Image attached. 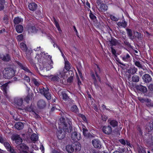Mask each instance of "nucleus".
<instances>
[{"mask_svg": "<svg viewBox=\"0 0 153 153\" xmlns=\"http://www.w3.org/2000/svg\"><path fill=\"white\" fill-rule=\"evenodd\" d=\"M63 126V129L65 132H70L71 131L72 123L70 120L68 119L65 120L63 117L60 119Z\"/></svg>", "mask_w": 153, "mask_h": 153, "instance_id": "1", "label": "nucleus"}, {"mask_svg": "<svg viewBox=\"0 0 153 153\" xmlns=\"http://www.w3.org/2000/svg\"><path fill=\"white\" fill-rule=\"evenodd\" d=\"M15 74L14 70L11 68H6L3 71V74L5 78L9 79L13 77Z\"/></svg>", "mask_w": 153, "mask_h": 153, "instance_id": "2", "label": "nucleus"}, {"mask_svg": "<svg viewBox=\"0 0 153 153\" xmlns=\"http://www.w3.org/2000/svg\"><path fill=\"white\" fill-rule=\"evenodd\" d=\"M33 50L36 51H40L41 52L40 54L39 55V54H37L36 56V57L37 56L39 57V59H42L43 58H47V57H48V58L51 60V56L50 55H48V53H45L44 52H42V51H43V50H42V48H41L40 46L39 47H37L35 48Z\"/></svg>", "mask_w": 153, "mask_h": 153, "instance_id": "3", "label": "nucleus"}, {"mask_svg": "<svg viewBox=\"0 0 153 153\" xmlns=\"http://www.w3.org/2000/svg\"><path fill=\"white\" fill-rule=\"evenodd\" d=\"M49 89L48 88H44L41 89L39 90L40 93L43 94L46 98L48 100H50L51 99V96L48 92Z\"/></svg>", "mask_w": 153, "mask_h": 153, "instance_id": "4", "label": "nucleus"}, {"mask_svg": "<svg viewBox=\"0 0 153 153\" xmlns=\"http://www.w3.org/2000/svg\"><path fill=\"white\" fill-rule=\"evenodd\" d=\"M102 130L104 133L107 134H111L112 131L111 127L109 126H103Z\"/></svg>", "mask_w": 153, "mask_h": 153, "instance_id": "5", "label": "nucleus"}, {"mask_svg": "<svg viewBox=\"0 0 153 153\" xmlns=\"http://www.w3.org/2000/svg\"><path fill=\"white\" fill-rule=\"evenodd\" d=\"M48 77L51 81L54 82H59L60 78L59 73L54 75H51Z\"/></svg>", "mask_w": 153, "mask_h": 153, "instance_id": "6", "label": "nucleus"}, {"mask_svg": "<svg viewBox=\"0 0 153 153\" xmlns=\"http://www.w3.org/2000/svg\"><path fill=\"white\" fill-rule=\"evenodd\" d=\"M71 138L74 141H77L81 139V135L80 134H77L76 132H73L71 135Z\"/></svg>", "mask_w": 153, "mask_h": 153, "instance_id": "7", "label": "nucleus"}, {"mask_svg": "<svg viewBox=\"0 0 153 153\" xmlns=\"http://www.w3.org/2000/svg\"><path fill=\"white\" fill-rule=\"evenodd\" d=\"M12 140L14 141L16 143L18 144H21L22 142V139L18 135H13L11 137Z\"/></svg>", "mask_w": 153, "mask_h": 153, "instance_id": "8", "label": "nucleus"}, {"mask_svg": "<svg viewBox=\"0 0 153 153\" xmlns=\"http://www.w3.org/2000/svg\"><path fill=\"white\" fill-rule=\"evenodd\" d=\"M3 144L7 150L9 151L10 153H16L15 150L11 147L8 143L7 142H5Z\"/></svg>", "mask_w": 153, "mask_h": 153, "instance_id": "9", "label": "nucleus"}, {"mask_svg": "<svg viewBox=\"0 0 153 153\" xmlns=\"http://www.w3.org/2000/svg\"><path fill=\"white\" fill-rule=\"evenodd\" d=\"M92 142L93 146L95 148H100L101 147L100 142L98 139H94L92 141Z\"/></svg>", "mask_w": 153, "mask_h": 153, "instance_id": "10", "label": "nucleus"}, {"mask_svg": "<svg viewBox=\"0 0 153 153\" xmlns=\"http://www.w3.org/2000/svg\"><path fill=\"white\" fill-rule=\"evenodd\" d=\"M94 71L95 73L96 74V76L98 80L100 82L101 79L100 77L98 75V74L100 72V68L97 65H95L94 66Z\"/></svg>", "mask_w": 153, "mask_h": 153, "instance_id": "11", "label": "nucleus"}, {"mask_svg": "<svg viewBox=\"0 0 153 153\" xmlns=\"http://www.w3.org/2000/svg\"><path fill=\"white\" fill-rule=\"evenodd\" d=\"M142 78L143 81L146 83H149L152 81L151 76L149 74H145L143 76Z\"/></svg>", "mask_w": 153, "mask_h": 153, "instance_id": "12", "label": "nucleus"}, {"mask_svg": "<svg viewBox=\"0 0 153 153\" xmlns=\"http://www.w3.org/2000/svg\"><path fill=\"white\" fill-rule=\"evenodd\" d=\"M14 102L17 105L20 106L23 102V100L22 98L16 97L14 99Z\"/></svg>", "mask_w": 153, "mask_h": 153, "instance_id": "13", "label": "nucleus"}, {"mask_svg": "<svg viewBox=\"0 0 153 153\" xmlns=\"http://www.w3.org/2000/svg\"><path fill=\"white\" fill-rule=\"evenodd\" d=\"M136 88L137 89L143 93L146 92L147 91V88L141 85H137L136 86Z\"/></svg>", "mask_w": 153, "mask_h": 153, "instance_id": "14", "label": "nucleus"}, {"mask_svg": "<svg viewBox=\"0 0 153 153\" xmlns=\"http://www.w3.org/2000/svg\"><path fill=\"white\" fill-rule=\"evenodd\" d=\"M21 153H27V151L28 149V147L25 144H22L20 146Z\"/></svg>", "mask_w": 153, "mask_h": 153, "instance_id": "15", "label": "nucleus"}, {"mask_svg": "<svg viewBox=\"0 0 153 153\" xmlns=\"http://www.w3.org/2000/svg\"><path fill=\"white\" fill-rule=\"evenodd\" d=\"M58 73L60 78H62L63 79H65L67 77L68 73L67 71H65L64 70L59 71Z\"/></svg>", "mask_w": 153, "mask_h": 153, "instance_id": "16", "label": "nucleus"}, {"mask_svg": "<svg viewBox=\"0 0 153 153\" xmlns=\"http://www.w3.org/2000/svg\"><path fill=\"white\" fill-rule=\"evenodd\" d=\"M66 150L69 153H73L74 151V148L71 145H67L66 146Z\"/></svg>", "mask_w": 153, "mask_h": 153, "instance_id": "17", "label": "nucleus"}, {"mask_svg": "<svg viewBox=\"0 0 153 153\" xmlns=\"http://www.w3.org/2000/svg\"><path fill=\"white\" fill-rule=\"evenodd\" d=\"M0 59L5 61H9L10 60V57L9 55H0Z\"/></svg>", "mask_w": 153, "mask_h": 153, "instance_id": "18", "label": "nucleus"}, {"mask_svg": "<svg viewBox=\"0 0 153 153\" xmlns=\"http://www.w3.org/2000/svg\"><path fill=\"white\" fill-rule=\"evenodd\" d=\"M28 7L30 10L33 11L37 8V5L34 3H31L28 5Z\"/></svg>", "mask_w": 153, "mask_h": 153, "instance_id": "19", "label": "nucleus"}, {"mask_svg": "<svg viewBox=\"0 0 153 153\" xmlns=\"http://www.w3.org/2000/svg\"><path fill=\"white\" fill-rule=\"evenodd\" d=\"M37 105L40 108H42L45 107L46 105V103L44 100H41L38 101Z\"/></svg>", "mask_w": 153, "mask_h": 153, "instance_id": "20", "label": "nucleus"}, {"mask_svg": "<svg viewBox=\"0 0 153 153\" xmlns=\"http://www.w3.org/2000/svg\"><path fill=\"white\" fill-rule=\"evenodd\" d=\"M15 127L18 130H20L23 128L24 124L22 122H18L15 124Z\"/></svg>", "mask_w": 153, "mask_h": 153, "instance_id": "21", "label": "nucleus"}, {"mask_svg": "<svg viewBox=\"0 0 153 153\" xmlns=\"http://www.w3.org/2000/svg\"><path fill=\"white\" fill-rule=\"evenodd\" d=\"M137 70V69L134 66L131 67L128 70V72L131 74H135Z\"/></svg>", "mask_w": 153, "mask_h": 153, "instance_id": "22", "label": "nucleus"}, {"mask_svg": "<svg viewBox=\"0 0 153 153\" xmlns=\"http://www.w3.org/2000/svg\"><path fill=\"white\" fill-rule=\"evenodd\" d=\"M57 134L58 138L59 139H62L65 136L64 133H62V130L58 131Z\"/></svg>", "mask_w": 153, "mask_h": 153, "instance_id": "23", "label": "nucleus"}, {"mask_svg": "<svg viewBox=\"0 0 153 153\" xmlns=\"http://www.w3.org/2000/svg\"><path fill=\"white\" fill-rule=\"evenodd\" d=\"M7 83H6L4 84H3L2 86L1 87V88L3 91L4 95L7 97Z\"/></svg>", "mask_w": 153, "mask_h": 153, "instance_id": "24", "label": "nucleus"}, {"mask_svg": "<svg viewBox=\"0 0 153 153\" xmlns=\"http://www.w3.org/2000/svg\"><path fill=\"white\" fill-rule=\"evenodd\" d=\"M28 31L29 33H31L36 32V30L35 27L30 26L28 27Z\"/></svg>", "mask_w": 153, "mask_h": 153, "instance_id": "25", "label": "nucleus"}, {"mask_svg": "<svg viewBox=\"0 0 153 153\" xmlns=\"http://www.w3.org/2000/svg\"><path fill=\"white\" fill-rule=\"evenodd\" d=\"M108 122L110 125L113 127L117 126L118 125V123L116 120H108Z\"/></svg>", "mask_w": 153, "mask_h": 153, "instance_id": "26", "label": "nucleus"}, {"mask_svg": "<svg viewBox=\"0 0 153 153\" xmlns=\"http://www.w3.org/2000/svg\"><path fill=\"white\" fill-rule=\"evenodd\" d=\"M99 10L102 11H104L108 9L107 6L105 4H102L99 6Z\"/></svg>", "mask_w": 153, "mask_h": 153, "instance_id": "27", "label": "nucleus"}, {"mask_svg": "<svg viewBox=\"0 0 153 153\" xmlns=\"http://www.w3.org/2000/svg\"><path fill=\"white\" fill-rule=\"evenodd\" d=\"M23 21L22 19L19 17L15 18L13 19V22L15 24H17Z\"/></svg>", "mask_w": 153, "mask_h": 153, "instance_id": "28", "label": "nucleus"}, {"mask_svg": "<svg viewBox=\"0 0 153 153\" xmlns=\"http://www.w3.org/2000/svg\"><path fill=\"white\" fill-rule=\"evenodd\" d=\"M16 30L17 32L21 33L23 30V27L22 25H17L16 27Z\"/></svg>", "mask_w": 153, "mask_h": 153, "instance_id": "29", "label": "nucleus"}, {"mask_svg": "<svg viewBox=\"0 0 153 153\" xmlns=\"http://www.w3.org/2000/svg\"><path fill=\"white\" fill-rule=\"evenodd\" d=\"M153 129V124L152 123H149L146 126V130L148 132L152 131Z\"/></svg>", "mask_w": 153, "mask_h": 153, "instance_id": "30", "label": "nucleus"}, {"mask_svg": "<svg viewBox=\"0 0 153 153\" xmlns=\"http://www.w3.org/2000/svg\"><path fill=\"white\" fill-rule=\"evenodd\" d=\"M64 60L65 61V68L67 71H69L71 68L70 65L68 61L66 60L65 59Z\"/></svg>", "mask_w": 153, "mask_h": 153, "instance_id": "31", "label": "nucleus"}, {"mask_svg": "<svg viewBox=\"0 0 153 153\" xmlns=\"http://www.w3.org/2000/svg\"><path fill=\"white\" fill-rule=\"evenodd\" d=\"M110 43L111 46H115L118 44V43L117 40L114 39H112L110 41Z\"/></svg>", "mask_w": 153, "mask_h": 153, "instance_id": "32", "label": "nucleus"}, {"mask_svg": "<svg viewBox=\"0 0 153 153\" xmlns=\"http://www.w3.org/2000/svg\"><path fill=\"white\" fill-rule=\"evenodd\" d=\"M138 99L142 103H144L145 102L149 103L150 102V100L147 98L144 99L140 97H138Z\"/></svg>", "mask_w": 153, "mask_h": 153, "instance_id": "33", "label": "nucleus"}, {"mask_svg": "<svg viewBox=\"0 0 153 153\" xmlns=\"http://www.w3.org/2000/svg\"><path fill=\"white\" fill-rule=\"evenodd\" d=\"M5 0H0V10H3L4 8Z\"/></svg>", "mask_w": 153, "mask_h": 153, "instance_id": "34", "label": "nucleus"}, {"mask_svg": "<svg viewBox=\"0 0 153 153\" xmlns=\"http://www.w3.org/2000/svg\"><path fill=\"white\" fill-rule=\"evenodd\" d=\"M82 128L83 130V133L84 134V135L85 136H88V130L86 129V127L84 126H82Z\"/></svg>", "mask_w": 153, "mask_h": 153, "instance_id": "35", "label": "nucleus"}, {"mask_svg": "<svg viewBox=\"0 0 153 153\" xmlns=\"http://www.w3.org/2000/svg\"><path fill=\"white\" fill-rule=\"evenodd\" d=\"M30 138L32 140L36 141L38 140V136L36 134H33L31 135Z\"/></svg>", "mask_w": 153, "mask_h": 153, "instance_id": "36", "label": "nucleus"}, {"mask_svg": "<svg viewBox=\"0 0 153 153\" xmlns=\"http://www.w3.org/2000/svg\"><path fill=\"white\" fill-rule=\"evenodd\" d=\"M71 111L74 113H76L78 112V109L76 105H74L71 107Z\"/></svg>", "mask_w": 153, "mask_h": 153, "instance_id": "37", "label": "nucleus"}, {"mask_svg": "<svg viewBox=\"0 0 153 153\" xmlns=\"http://www.w3.org/2000/svg\"><path fill=\"white\" fill-rule=\"evenodd\" d=\"M140 78L137 75H134L132 77V80L135 82H138Z\"/></svg>", "mask_w": 153, "mask_h": 153, "instance_id": "38", "label": "nucleus"}, {"mask_svg": "<svg viewBox=\"0 0 153 153\" xmlns=\"http://www.w3.org/2000/svg\"><path fill=\"white\" fill-rule=\"evenodd\" d=\"M20 45L21 48L22 50L25 51L27 50V48L26 45L23 42L21 43L20 44Z\"/></svg>", "mask_w": 153, "mask_h": 153, "instance_id": "39", "label": "nucleus"}, {"mask_svg": "<svg viewBox=\"0 0 153 153\" xmlns=\"http://www.w3.org/2000/svg\"><path fill=\"white\" fill-rule=\"evenodd\" d=\"M117 25L119 26H120L125 27L127 25V23L125 21H123L122 22H118Z\"/></svg>", "mask_w": 153, "mask_h": 153, "instance_id": "40", "label": "nucleus"}, {"mask_svg": "<svg viewBox=\"0 0 153 153\" xmlns=\"http://www.w3.org/2000/svg\"><path fill=\"white\" fill-rule=\"evenodd\" d=\"M138 153H146V152L142 146H139L137 148Z\"/></svg>", "mask_w": 153, "mask_h": 153, "instance_id": "41", "label": "nucleus"}, {"mask_svg": "<svg viewBox=\"0 0 153 153\" xmlns=\"http://www.w3.org/2000/svg\"><path fill=\"white\" fill-rule=\"evenodd\" d=\"M61 95L62 99L64 100H68V98L67 95L64 92H62L61 93Z\"/></svg>", "mask_w": 153, "mask_h": 153, "instance_id": "42", "label": "nucleus"}, {"mask_svg": "<svg viewBox=\"0 0 153 153\" xmlns=\"http://www.w3.org/2000/svg\"><path fill=\"white\" fill-rule=\"evenodd\" d=\"M130 56L129 55L127 54L126 56H123V59L125 61H128L129 60Z\"/></svg>", "mask_w": 153, "mask_h": 153, "instance_id": "43", "label": "nucleus"}, {"mask_svg": "<svg viewBox=\"0 0 153 153\" xmlns=\"http://www.w3.org/2000/svg\"><path fill=\"white\" fill-rule=\"evenodd\" d=\"M19 65H20V66L21 67V68L22 69L24 70V71L28 72H30L29 70L28 69V68L26 66L22 65V64L20 63H19Z\"/></svg>", "mask_w": 153, "mask_h": 153, "instance_id": "44", "label": "nucleus"}, {"mask_svg": "<svg viewBox=\"0 0 153 153\" xmlns=\"http://www.w3.org/2000/svg\"><path fill=\"white\" fill-rule=\"evenodd\" d=\"M76 151H79L80 150L81 148V145L79 143H77L75 145L74 147Z\"/></svg>", "mask_w": 153, "mask_h": 153, "instance_id": "45", "label": "nucleus"}, {"mask_svg": "<svg viewBox=\"0 0 153 153\" xmlns=\"http://www.w3.org/2000/svg\"><path fill=\"white\" fill-rule=\"evenodd\" d=\"M127 33L128 35V36H129L130 39H133V38H132V32L131 30L129 29H126Z\"/></svg>", "mask_w": 153, "mask_h": 153, "instance_id": "46", "label": "nucleus"}, {"mask_svg": "<svg viewBox=\"0 0 153 153\" xmlns=\"http://www.w3.org/2000/svg\"><path fill=\"white\" fill-rule=\"evenodd\" d=\"M54 23L56 27L57 28L58 30L59 31H61V29L59 25L58 22L56 21V20L55 19H54Z\"/></svg>", "mask_w": 153, "mask_h": 153, "instance_id": "47", "label": "nucleus"}, {"mask_svg": "<svg viewBox=\"0 0 153 153\" xmlns=\"http://www.w3.org/2000/svg\"><path fill=\"white\" fill-rule=\"evenodd\" d=\"M32 81L36 85L38 86L40 84L39 82H38L36 79L34 78H33Z\"/></svg>", "mask_w": 153, "mask_h": 153, "instance_id": "48", "label": "nucleus"}, {"mask_svg": "<svg viewBox=\"0 0 153 153\" xmlns=\"http://www.w3.org/2000/svg\"><path fill=\"white\" fill-rule=\"evenodd\" d=\"M3 22L5 24H7L8 22V16L7 15H4L3 17Z\"/></svg>", "mask_w": 153, "mask_h": 153, "instance_id": "49", "label": "nucleus"}, {"mask_svg": "<svg viewBox=\"0 0 153 153\" xmlns=\"http://www.w3.org/2000/svg\"><path fill=\"white\" fill-rule=\"evenodd\" d=\"M134 63L135 65L137 66L139 68H143V66L139 62L136 61Z\"/></svg>", "mask_w": 153, "mask_h": 153, "instance_id": "50", "label": "nucleus"}, {"mask_svg": "<svg viewBox=\"0 0 153 153\" xmlns=\"http://www.w3.org/2000/svg\"><path fill=\"white\" fill-rule=\"evenodd\" d=\"M17 39L18 41H20L22 40L23 39V36L22 34H21L18 36L17 37Z\"/></svg>", "mask_w": 153, "mask_h": 153, "instance_id": "51", "label": "nucleus"}, {"mask_svg": "<svg viewBox=\"0 0 153 153\" xmlns=\"http://www.w3.org/2000/svg\"><path fill=\"white\" fill-rule=\"evenodd\" d=\"M134 35L136 37L138 38H140L142 37L141 34L137 32H134Z\"/></svg>", "mask_w": 153, "mask_h": 153, "instance_id": "52", "label": "nucleus"}, {"mask_svg": "<svg viewBox=\"0 0 153 153\" xmlns=\"http://www.w3.org/2000/svg\"><path fill=\"white\" fill-rule=\"evenodd\" d=\"M110 18L111 20L115 21H117L118 19V18L116 17L115 16L112 15L110 16Z\"/></svg>", "mask_w": 153, "mask_h": 153, "instance_id": "53", "label": "nucleus"}, {"mask_svg": "<svg viewBox=\"0 0 153 153\" xmlns=\"http://www.w3.org/2000/svg\"><path fill=\"white\" fill-rule=\"evenodd\" d=\"M147 144L149 145L150 146L153 145V140L152 139H150L149 141L146 142Z\"/></svg>", "mask_w": 153, "mask_h": 153, "instance_id": "54", "label": "nucleus"}, {"mask_svg": "<svg viewBox=\"0 0 153 153\" xmlns=\"http://www.w3.org/2000/svg\"><path fill=\"white\" fill-rule=\"evenodd\" d=\"M91 76L92 77L93 79L94 80V83H95L96 82V79L94 74L93 72H91Z\"/></svg>", "mask_w": 153, "mask_h": 153, "instance_id": "55", "label": "nucleus"}, {"mask_svg": "<svg viewBox=\"0 0 153 153\" xmlns=\"http://www.w3.org/2000/svg\"><path fill=\"white\" fill-rule=\"evenodd\" d=\"M24 79L27 82H29L30 80L29 77L27 76H25Z\"/></svg>", "mask_w": 153, "mask_h": 153, "instance_id": "56", "label": "nucleus"}, {"mask_svg": "<svg viewBox=\"0 0 153 153\" xmlns=\"http://www.w3.org/2000/svg\"><path fill=\"white\" fill-rule=\"evenodd\" d=\"M53 43H54V44H53V46H54V47H56L57 48H58V49L60 50V51L61 52V53L62 55V56L63 57H64V55L63 53L62 52V51L60 49V48L59 47H58V46H57V45L56 44H55V43L54 42H53Z\"/></svg>", "mask_w": 153, "mask_h": 153, "instance_id": "57", "label": "nucleus"}, {"mask_svg": "<svg viewBox=\"0 0 153 153\" xmlns=\"http://www.w3.org/2000/svg\"><path fill=\"white\" fill-rule=\"evenodd\" d=\"M90 18L94 20L96 19V16L93 14L91 13L89 15Z\"/></svg>", "mask_w": 153, "mask_h": 153, "instance_id": "58", "label": "nucleus"}, {"mask_svg": "<svg viewBox=\"0 0 153 153\" xmlns=\"http://www.w3.org/2000/svg\"><path fill=\"white\" fill-rule=\"evenodd\" d=\"M119 142L123 145H125L126 142L125 140L123 139H121L119 140Z\"/></svg>", "mask_w": 153, "mask_h": 153, "instance_id": "59", "label": "nucleus"}, {"mask_svg": "<svg viewBox=\"0 0 153 153\" xmlns=\"http://www.w3.org/2000/svg\"><path fill=\"white\" fill-rule=\"evenodd\" d=\"M4 141V139L2 137V136H0V142L3 144L5 142Z\"/></svg>", "mask_w": 153, "mask_h": 153, "instance_id": "60", "label": "nucleus"}, {"mask_svg": "<svg viewBox=\"0 0 153 153\" xmlns=\"http://www.w3.org/2000/svg\"><path fill=\"white\" fill-rule=\"evenodd\" d=\"M102 2L101 0H97L96 3L99 6H100V5L102 4Z\"/></svg>", "mask_w": 153, "mask_h": 153, "instance_id": "61", "label": "nucleus"}, {"mask_svg": "<svg viewBox=\"0 0 153 153\" xmlns=\"http://www.w3.org/2000/svg\"><path fill=\"white\" fill-rule=\"evenodd\" d=\"M79 116L81 117H82V118L84 121H85L86 120V118L84 115L82 114H80Z\"/></svg>", "mask_w": 153, "mask_h": 153, "instance_id": "62", "label": "nucleus"}, {"mask_svg": "<svg viewBox=\"0 0 153 153\" xmlns=\"http://www.w3.org/2000/svg\"><path fill=\"white\" fill-rule=\"evenodd\" d=\"M101 117L102 120L104 121H106L108 119L107 117L104 115H102Z\"/></svg>", "mask_w": 153, "mask_h": 153, "instance_id": "63", "label": "nucleus"}, {"mask_svg": "<svg viewBox=\"0 0 153 153\" xmlns=\"http://www.w3.org/2000/svg\"><path fill=\"white\" fill-rule=\"evenodd\" d=\"M148 88L151 91L153 90V84H151L148 87Z\"/></svg>", "mask_w": 153, "mask_h": 153, "instance_id": "64", "label": "nucleus"}]
</instances>
